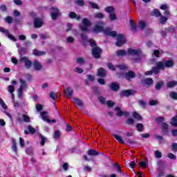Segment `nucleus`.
<instances>
[{"instance_id": "obj_4", "label": "nucleus", "mask_w": 177, "mask_h": 177, "mask_svg": "<svg viewBox=\"0 0 177 177\" xmlns=\"http://www.w3.org/2000/svg\"><path fill=\"white\" fill-rule=\"evenodd\" d=\"M92 26L91 21L88 18H84L82 21V25L80 26V30L83 32H89V27Z\"/></svg>"}, {"instance_id": "obj_9", "label": "nucleus", "mask_w": 177, "mask_h": 177, "mask_svg": "<svg viewBox=\"0 0 177 177\" xmlns=\"http://www.w3.org/2000/svg\"><path fill=\"white\" fill-rule=\"evenodd\" d=\"M19 82L20 86L18 90V96L19 97H21V95H23V89H26V88H27V82L23 79H19Z\"/></svg>"}, {"instance_id": "obj_61", "label": "nucleus", "mask_w": 177, "mask_h": 177, "mask_svg": "<svg viewBox=\"0 0 177 177\" xmlns=\"http://www.w3.org/2000/svg\"><path fill=\"white\" fill-rule=\"evenodd\" d=\"M0 32H3V34H6V35H7L9 32V30L3 27H0Z\"/></svg>"}, {"instance_id": "obj_31", "label": "nucleus", "mask_w": 177, "mask_h": 177, "mask_svg": "<svg viewBox=\"0 0 177 177\" xmlns=\"http://www.w3.org/2000/svg\"><path fill=\"white\" fill-rule=\"evenodd\" d=\"M87 154L88 156H99V152L95 149H89L87 152Z\"/></svg>"}, {"instance_id": "obj_30", "label": "nucleus", "mask_w": 177, "mask_h": 177, "mask_svg": "<svg viewBox=\"0 0 177 177\" xmlns=\"http://www.w3.org/2000/svg\"><path fill=\"white\" fill-rule=\"evenodd\" d=\"M133 117L135 118V120H137V121H142L143 120L140 114L136 111L133 112Z\"/></svg>"}, {"instance_id": "obj_7", "label": "nucleus", "mask_w": 177, "mask_h": 177, "mask_svg": "<svg viewBox=\"0 0 177 177\" xmlns=\"http://www.w3.org/2000/svg\"><path fill=\"white\" fill-rule=\"evenodd\" d=\"M136 90H131V89H128V90H122L120 93V97H128L129 96H133L136 93Z\"/></svg>"}, {"instance_id": "obj_52", "label": "nucleus", "mask_w": 177, "mask_h": 177, "mask_svg": "<svg viewBox=\"0 0 177 177\" xmlns=\"http://www.w3.org/2000/svg\"><path fill=\"white\" fill-rule=\"evenodd\" d=\"M88 42L91 45V46H92V48L97 47V45L96 44V42L94 41V40L93 39H91L90 40H88Z\"/></svg>"}, {"instance_id": "obj_37", "label": "nucleus", "mask_w": 177, "mask_h": 177, "mask_svg": "<svg viewBox=\"0 0 177 177\" xmlns=\"http://www.w3.org/2000/svg\"><path fill=\"white\" fill-rule=\"evenodd\" d=\"M115 110L118 111L117 113L118 117H122V115H124V111H121V108L116 106L115 108Z\"/></svg>"}, {"instance_id": "obj_62", "label": "nucleus", "mask_w": 177, "mask_h": 177, "mask_svg": "<svg viewBox=\"0 0 177 177\" xmlns=\"http://www.w3.org/2000/svg\"><path fill=\"white\" fill-rule=\"evenodd\" d=\"M171 149L173 151H175L176 153L177 151V143L176 142H173L171 144Z\"/></svg>"}, {"instance_id": "obj_40", "label": "nucleus", "mask_w": 177, "mask_h": 177, "mask_svg": "<svg viewBox=\"0 0 177 177\" xmlns=\"http://www.w3.org/2000/svg\"><path fill=\"white\" fill-rule=\"evenodd\" d=\"M73 100L77 106H79L80 107L82 106V100L77 97H74Z\"/></svg>"}, {"instance_id": "obj_25", "label": "nucleus", "mask_w": 177, "mask_h": 177, "mask_svg": "<svg viewBox=\"0 0 177 177\" xmlns=\"http://www.w3.org/2000/svg\"><path fill=\"white\" fill-rule=\"evenodd\" d=\"M11 149L14 151V153H17V143L16 142V140L14 138H12Z\"/></svg>"}, {"instance_id": "obj_21", "label": "nucleus", "mask_w": 177, "mask_h": 177, "mask_svg": "<svg viewBox=\"0 0 177 177\" xmlns=\"http://www.w3.org/2000/svg\"><path fill=\"white\" fill-rule=\"evenodd\" d=\"M68 17L70 19H75V20L80 21L81 20V15H77V13L75 12H69Z\"/></svg>"}, {"instance_id": "obj_1", "label": "nucleus", "mask_w": 177, "mask_h": 177, "mask_svg": "<svg viewBox=\"0 0 177 177\" xmlns=\"http://www.w3.org/2000/svg\"><path fill=\"white\" fill-rule=\"evenodd\" d=\"M127 53L129 55V56H136L133 57L131 59V61L133 62V63H140V61L142 60V57H140L142 50L140 49L136 50L129 48L127 49Z\"/></svg>"}, {"instance_id": "obj_34", "label": "nucleus", "mask_w": 177, "mask_h": 177, "mask_svg": "<svg viewBox=\"0 0 177 177\" xmlns=\"http://www.w3.org/2000/svg\"><path fill=\"white\" fill-rule=\"evenodd\" d=\"M162 86H164V81H160L157 82L156 84L155 85V89L156 91H160Z\"/></svg>"}, {"instance_id": "obj_50", "label": "nucleus", "mask_w": 177, "mask_h": 177, "mask_svg": "<svg viewBox=\"0 0 177 177\" xmlns=\"http://www.w3.org/2000/svg\"><path fill=\"white\" fill-rule=\"evenodd\" d=\"M0 104L3 107V109H4V110H8V105L5 104V102L3 101V100L1 98H0Z\"/></svg>"}, {"instance_id": "obj_42", "label": "nucleus", "mask_w": 177, "mask_h": 177, "mask_svg": "<svg viewBox=\"0 0 177 177\" xmlns=\"http://www.w3.org/2000/svg\"><path fill=\"white\" fill-rule=\"evenodd\" d=\"M118 56H125L127 55V51L124 50H119L116 52Z\"/></svg>"}, {"instance_id": "obj_36", "label": "nucleus", "mask_w": 177, "mask_h": 177, "mask_svg": "<svg viewBox=\"0 0 177 177\" xmlns=\"http://www.w3.org/2000/svg\"><path fill=\"white\" fill-rule=\"evenodd\" d=\"M109 20L111 21H115L117 20V15H115V12H111L109 14Z\"/></svg>"}, {"instance_id": "obj_51", "label": "nucleus", "mask_w": 177, "mask_h": 177, "mask_svg": "<svg viewBox=\"0 0 177 177\" xmlns=\"http://www.w3.org/2000/svg\"><path fill=\"white\" fill-rule=\"evenodd\" d=\"M89 5H91V8L93 9H97V10H99V6L97 3H93L92 1H89Z\"/></svg>"}, {"instance_id": "obj_46", "label": "nucleus", "mask_w": 177, "mask_h": 177, "mask_svg": "<svg viewBox=\"0 0 177 177\" xmlns=\"http://www.w3.org/2000/svg\"><path fill=\"white\" fill-rule=\"evenodd\" d=\"M106 66L109 70H111L112 71H115V66H114L112 63L108 62Z\"/></svg>"}, {"instance_id": "obj_29", "label": "nucleus", "mask_w": 177, "mask_h": 177, "mask_svg": "<svg viewBox=\"0 0 177 177\" xmlns=\"http://www.w3.org/2000/svg\"><path fill=\"white\" fill-rule=\"evenodd\" d=\"M113 138L119 142V143H121V145H125V142H124V140H122V137L117 135V134H113Z\"/></svg>"}, {"instance_id": "obj_13", "label": "nucleus", "mask_w": 177, "mask_h": 177, "mask_svg": "<svg viewBox=\"0 0 177 177\" xmlns=\"http://www.w3.org/2000/svg\"><path fill=\"white\" fill-rule=\"evenodd\" d=\"M105 35H108L109 37H112L113 38H117L118 35H117V31L115 30H110L109 28H106L104 30Z\"/></svg>"}, {"instance_id": "obj_22", "label": "nucleus", "mask_w": 177, "mask_h": 177, "mask_svg": "<svg viewBox=\"0 0 177 177\" xmlns=\"http://www.w3.org/2000/svg\"><path fill=\"white\" fill-rule=\"evenodd\" d=\"M64 93L66 95V96L71 97V96H73V93H74V90H73L71 87H66L64 90Z\"/></svg>"}, {"instance_id": "obj_59", "label": "nucleus", "mask_w": 177, "mask_h": 177, "mask_svg": "<svg viewBox=\"0 0 177 177\" xmlns=\"http://www.w3.org/2000/svg\"><path fill=\"white\" fill-rule=\"evenodd\" d=\"M95 17H96L97 19H103L104 17V15L102 12H97L95 15Z\"/></svg>"}, {"instance_id": "obj_47", "label": "nucleus", "mask_w": 177, "mask_h": 177, "mask_svg": "<svg viewBox=\"0 0 177 177\" xmlns=\"http://www.w3.org/2000/svg\"><path fill=\"white\" fill-rule=\"evenodd\" d=\"M169 97H170L171 99H174V100H177V93L174 92V91H171V92L169 93Z\"/></svg>"}, {"instance_id": "obj_6", "label": "nucleus", "mask_w": 177, "mask_h": 177, "mask_svg": "<svg viewBox=\"0 0 177 177\" xmlns=\"http://www.w3.org/2000/svg\"><path fill=\"white\" fill-rule=\"evenodd\" d=\"M102 53H103V50L99 46L94 47L91 49V55L94 59H100L102 57Z\"/></svg>"}, {"instance_id": "obj_63", "label": "nucleus", "mask_w": 177, "mask_h": 177, "mask_svg": "<svg viewBox=\"0 0 177 177\" xmlns=\"http://www.w3.org/2000/svg\"><path fill=\"white\" fill-rule=\"evenodd\" d=\"M155 156H156V158H161V157H162V154L161 153V152L160 151H156Z\"/></svg>"}, {"instance_id": "obj_55", "label": "nucleus", "mask_w": 177, "mask_h": 177, "mask_svg": "<svg viewBox=\"0 0 177 177\" xmlns=\"http://www.w3.org/2000/svg\"><path fill=\"white\" fill-rule=\"evenodd\" d=\"M26 53H27V49L25 48H21L19 50L20 56H23L24 55H26Z\"/></svg>"}, {"instance_id": "obj_28", "label": "nucleus", "mask_w": 177, "mask_h": 177, "mask_svg": "<svg viewBox=\"0 0 177 177\" xmlns=\"http://www.w3.org/2000/svg\"><path fill=\"white\" fill-rule=\"evenodd\" d=\"M40 115L43 121H49V118H48V112L42 111L40 113Z\"/></svg>"}, {"instance_id": "obj_39", "label": "nucleus", "mask_w": 177, "mask_h": 177, "mask_svg": "<svg viewBox=\"0 0 177 177\" xmlns=\"http://www.w3.org/2000/svg\"><path fill=\"white\" fill-rule=\"evenodd\" d=\"M138 27L141 28V30H145V28H146V22L144 21H140L138 22Z\"/></svg>"}, {"instance_id": "obj_2", "label": "nucleus", "mask_w": 177, "mask_h": 177, "mask_svg": "<svg viewBox=\"0 0 177 177\" xmlns=\"http://www.w3.org/2000/svg\"><path fill=\"white\" fill-rule=\"evenodd\" d=\"M164 63L161 61L156 63V66L152 67L151 71H146L145 73V75H157V74H160V70H164Z\"/></svg>"}, {"instance_id": "obj_33", "label": "nucleus", "mask_w": 177, "mask_h": 177, "mask_svg": "<svg viewBox=\"0 0 177 177\" xmlns=\"http://www.w3.org/2000/svg\"><path fill=\"white\" fill-rule=\"evenodd\" d=\"M176 85H177V81H171V82H167V87L169 88H174V86H176Z\"/></svg>"}, {"instance_id": "obj_17", "label": "nucleus", "mask_w": 177, "mask_h": 177, "mask_svg": "<svg viewBox=\"0 0 177 177\" xmlns=\"http://www.w3.org/2000/svg\"><path fill=\"white\" fill-rule=\"evenodd\" d=\"M97 75L102 78H106L107 77V71L104 68H100L97 69Z\"/></svg>"}, {"instance_id": "obj_45", "label": "nucleus", "mask_w": 177, "mask_h": 177, "mask_svg": "<svg viewBox=\"0 0 177 177\" xmlns=\"http://www.w3.org/2000/svg\"><path fill=\"white\" fill-rule=\"evenodd\" d=\"M60 135H61L60 131L59 130L55 131L53 134L54 139H59L60 138Z\"/></svg>"}, {"instance_id": "obj_12", "label": "nucleus", "mask_w": 177, "mask_h": 177, "mask_svg": "<svg viewBox=\"0 0 177 177\" xmlns=\"http://www.w3.org/2000/svg\"><path fill=\"white\" fill-rule=\"evenodd\" d=\"M169 132V125L167 123H162L161 126V133L165 136L168 135Z\"/></svg>"}, {"instance_id": "obj_26", "label": "nucleus", "mask_w": 177, "mask_h": 177, "mask_svg": "<svg viewBox=\"0 0 177 177\" xmlns=\"http://www.w3.org/2000/svg\"><path fill=\"white\" fill-rule=\"evenodd\" d=\"M174 61L172 59H169L165 62V65H164V68L167 67V68H169L171 67H174Z\"/></svg>"}, {"instance_id": "obj_54", "label": "nucleus", "mask_w": 177, "mask_h": 177, "mask_svg": "<svg viewBox=\"0 0 177 177\" xmlns=\"http://www.w3.org/2000/svg\"><path fill=\"white\" fill-rule=\"evenodd\" d=\"M6 37H8L9 39H11V41H14V42H16L17 41V39L15 37V36L9 34V32H8V34L6 35Z\"/></svg>"}, {"instance_id": "obj_58", "label": "nucleus", "mask_w": 177, "mask_h": 177, "mask_svg": "<svg viewBox=\"0 0 177 177\" xmlns=\"http://www.w3.org/2000/svg\"><path fill=\"white\" fill-rule=\"evenodd\" d=\"M153 55V56H155V57H160V55H161V53L159 50H154Z\"/></svg>"}, {"instance_id": "obj_60", "label": "nucleus", "mask_w": 177, "mask_h": 177, "mask_svg": "<svg viewBox=\"0 0 177 177\" xmlns=\"http://www.w3.org/2000/svg\"><path fill=\"white\" fill-rule=\"evenodd\" d=\"M167 157L170 160H176V156L174 155V153H169L167 154Z\"/></svg>"}, {"instance_id": "obj_32", "label": "nucleus", "mask_w": 177, "mask_h": 177, "mask_svg": "<svg viewBox=\"0 0 177 177\" xmlns=\"http://www.w3.org/2000/svg\"><path fill=\"white\" fill-rule=\"evenodd\" d=\"M129 24L131 26V30L136 31V30H138V25H136L132 19L129 20Z\"/></svg>"}, {"instance_id": "obj_8", "label": "nucleus", "mask_w": 177, "mask_h": 177, "mask_svg": "<svg viewBox=\"0 0 177 177\" xmlns=\"http://www.w3.org/2000/svg\"><path fill=\"white\" fill-rule=\"evenodd\" d=\"M97 24L99 25H95L93 31L94 32H95L96 34L99 33V32H104V31L106 30V28H104L103 27V24H104V22L103 21H99L97 22Z\"/></svg>"}, {"instance_id": "obj_5", "label": "nucleus", "mask_w": 177, "mask_h": 177, "mask_svg": "<svg viewBox=\"0 0 177 177\" xmlns=\"http://www.w3.org/2000/svg\"><path fill=\"white\" fill-rule=\"evenodd\" d=\"M50 11L52 20H57V17L62 15V12L57 7H51Z\"/></svg>"}, {"instance_id": "obj_44", "label": "nucleus", "mask_w": 177, "mask_h": 177, "mask_svg": "<svg viewBox=\"0 0 177 177\" xmlns=\"http://www.w3.org/2000/svg\"><path fill=\"white\" fill-rule=\"evenodd\" d=\"M126 124H127V125H133V124H135V120L132 119V118H129L126 120Z\"/></svg>"}, {"instance_id": "obj_35", "label": "nucleus", "mask_w": 177, "mask_h": 177, "mask_svg": "<svg viewBox=\"0 0 177 177\" xmlns=\"http://www.w3.org/2000/svg\"><path fill=\"white\" fill-rule=\"evenodd\" d=\"M136 127L138 132H143V131H145V127L141 123L137 124Z\"/></svg>"}, {"instance_id": "obj_43", "label": "nucleus", "mask_w": 177, "mask_h": 177, "mask_svg": "<svg viewBox=\"0 0 177 177\" xmlns=\"http://www.w3.org/2000/svg\"><path fill=\"white\" fill-rule=\"evenodd\" d=\"M165 31H167V32H170L171 34H172L175 32V27L169 26L168 28H165Z\"/></svg>"}, {"instance_id": "obj_19", "label": "nucleus", "mask_w": 177, "mask_h": 177, "mask_svg": "<svg viewBox=\"0 0 177 177\" xmlns=\"http://www.w3.org/2000/svg\"><path fill=\"white\" fill-rule=\"evenodd\" d=\"M80 37L82 38V44L84 45V46H86V44L89 42V40H88V35L85 34V32H82L80 35Z\"/></svg>"}, {"instance_id": "obj_56", "label": "nucleus", "mask_w": 177, "mask_h": 177, "mask_svg": "<svg viewBox=\"0 0 177 177\" xmlns=\"http://www.w3.org/2000/svg\"><path fill=\"white\" fill-rule=\"evenodd\" d=\"M138 104H140V106H141V107H142L143 109L146 108V102L144 101L143 100H139Z\"/></svg>"}, {"instance_id": "obj_15", "label": "nucleus", "mask_w": 177, "mask_h": 177, "mask_svg": "<svg viewBox=\"0 0 177 177\" xmlns=\"http://www.w3.org/2000/svg\"><path fill=\"white\" fill-rule=\"evenodd\" d=\"M34 24L35 28H41L44 26V21L41 18H35Z\"/></svg>"}, {"instance_id": "obj_16", "label": "nucleus", "mask_w": 177, "mask_h": 177, "mask_svg": "<svg viewBox=\"0 0 177 177\" xmlns=\"http://www.w3.org/2000/svg\"><path fill=\"white\" fill-rule=\"evenodd\" d=\"M154 84V81L151 77H147L141 82L142 85H147V86H151Z\"/></svg>"}, {"instance_id": "obj_48", "label": "nucleus", "mask_w": 177, "mask_h": 177, "mask_svg": "<svg viewBox=\"0 0 177 177\" xmlns=\"http://www.w3.org/2000/svg\"><path fill=\"white\" fill-rule=\"evenodd\" d=\"M6 23H8V24H12V22L13 21V18L10 16H8L5 18Z\"/></svg>"}, {"instance_id": "obj_27", "label": "nucleus", "mask_w": 177, "mask_h": 177, "mask_svg": "<svg viewBox=\"0 0 177 177\" xmlns=\"http://www.w3.org/2000/svg\"><path fill=\"white\" fill-rule=\"evenodd\" d=\"M34 56H45L46 53L45 51H39L37 49L33 50Z\"/></svg>"}, {"instance_id": "obj_18", "label": "nucleus", "mask_w": 177, "mask_h": 177, "mask_svg": "<svg viewBox=\"0 0 177 177\" xmlns=\"http://www.w3.org/2000/svg\"><path fill=\"white\" fill-rule=\"evenodd\" d=\"M27 129L28 130L24 131L25 135H28L30 133L31 135H34L35 133V132H37V130L35 129V128L32 127V126H31V125H28Z\"/></svg>"}, {"instance_id": "obj_14", "label": "nucleus", "mask_w": 177, "mask_h": 177, "mask_svg": "<svg viewBox=\"0 0 177 177\" xmlns=\"http://www.w3.org/2000/svg\"><path fill=\"white\" fill-rule=\"evenodd\" d=\"M23 118V119H22ZM22 118H17V121H18V122H31V119L30 118V116H28V115L24 113L22 115Z\"/></svg>"}, {"instance_id": "obj_57", "label": "nucleus", "mask_w": 177, "mask_h": 177, "mask_svg": "<svg viewBox=\"0 0 177 177\" xmlns=\"http://www.w3.org/2000/svg\"><path fill=\"white\" fill-rule=\"evenodd\" d=\"M36 110H37V111H42V110H44V106L41 104H37Z\"/></svg>"}, {"instance_id": "obj_41", "label": "nucleus", "mask_w": 177, "mask_h": 177, "mask_svg": "<svg viewBox=\"0 0 177 177\" xmlns=\"http://www.w3.org/2000/svg\"><path fill=\"white\" fill-rule=\"evenodd\" d=\"M167 21H168V17L162 15L160 19V24H165Z\"/></svg>"}, {"instance_id": "obj_38", "label": "nucleus", "mask_w": 177, "mask_h": 177, "mask_svg": "<svg viewBox=\"0 0 177 177\" xmlns=\"http://www.w3.org/2000/svg\"><path fill=\"white\" fill-rule=\"evenodd\" d=\"M114 10H115V8L113 6H108L105 8V12H106V13H109V15L111 13H113Z\"/></svg>"}, {"instance_id": "obj_20", "label": "nucleus", "mask_w": 177, "mask_h": 177, "mask_svg": "<svg viewBox=\"0 0 177 177\" xmlns=\"http://www.w3.org/2000/svg\"><path fill=\"white\" fill-rule=\"evenodd\" d=\"M32 65H33L34 69L36 71H41V70H42V65L40 64L39 62L34 61L32 62Z\"/></svg>"}, {"instance_id": "obj_24", "label": "nucleus", "mask_w": 177, "mask_h": 177, "mask_svg": "<svg viewBox=\"0 0 177 177\" xmlns=\"http://www.w3.org/2000/svg\"><path fill=\"white\" fill-rule=\"evenodd\" d=\"M110 88L111 89V91H114L115 92H117V91L120 89V85L116 82H112L111 83Z\"/></svg>"}, {"instance_id": "obj_11", "label": "nucleus", "mask_w": 177, "mask_h": 177, "mask_svg": "<svg viewBox=\"0 0 177 177\" xmlns=\"http://www.w3.org/2000/svg\"><path fill=\"white\" fill-rule=\"evenodd\" d=\"M135 77H136V74L133 71H129L127 73H124V78L127 81L131 82Z\"/></svg>"}, {"instance_id": "obj_49", "label": "nucleus", "mask_w": 177, "mask_h": 177, "mask_svg": "<svg viewBox=\"0 0 177 177\" xmlns=\"http://www.w3.org/2000/svg\"><path fill=\"white\" fill-rule=\"evenodd\" d=\"M76 63H77V64H84L85 59H84L82 57H78L76 60Z\"/></svg>"}, {"instance_id": "obj_3", "label": "nucleus", "mask_w": 177, "mask_h": 177, "mask_svg": "<svg viewBox=\"0 0 177 177\" xmlns=\"http://www.w3.org/2000/svg\"><path fill=\"white\" fill-rule=\"evenodd\" d=\"M125 44H127V38H125L124 34H118L116 37V42L115 44V46L121 48V46H124Z\"/></svg>"}, {"instance_id": "obj_10", "label": "nucleus", "mask_w": 177, "mask_h": 177, "mask_svg": "<svg viewBox=\"0 0 177 177\" xmlns=\"http://www.w3.org/2000/svg\"><path fill=\"white\" fill-rule=\"evenodd\" d=\"M20 63H24L25 68H26L28 70L31 68V66H32V62H31L27 57H21L20 60Z\"/></svg>"}, {"instance_id": "obj_64", "label": "nucleus", "mask_w": 177, "mask_h": 177, "mask_svg": "<svg viewBox=\"0 0 177 177\" xmlns=\"http://www.w3.org/2000/svg\"><path fill=\"white\" fill-rule=\"evenodd\" d=\"M8 92H10V93H13V92H15V86L9 85L8 86Z\"/></svg>"}, {"instance_id": "obj_53", "label": "nucleus", "mask_w": 177, "mask_h": 177, "mask_svg": "<svg viewBox=\"0 0 177 177\" xmlns=\"http://www.w3.org/2000/svg\"><path fill=\"white\" fill-rule=\"evenodd\" d=\"M40 138L41 141L40 142L41 146H45V142H46V138L44 137V136L40 134Z\"/></svg>"}, {"instance_id": "obj_23", "label": "nucleus", "mask_w": 177, "mask_h": 177, "mask_svg": "<svg viewBox=\"0 0 177 177\" xmlns=\"http://www.w3.org/2000/svg\"><path fill=\"white\" fill-rule=\"evenodd\" d=\"M162 15H161V12L160 10L156 8L153 9L151 12V16H155L156 17H160Z\"/></svg>"}]
</instances>
